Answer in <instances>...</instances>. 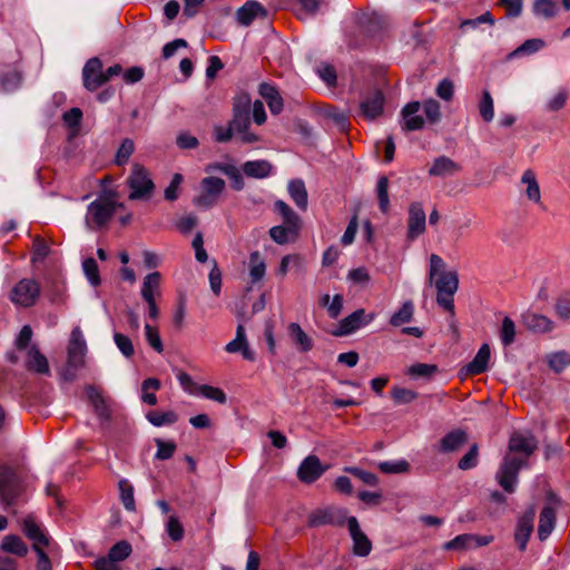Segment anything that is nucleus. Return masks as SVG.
<instances>
[{"label": "nucleus", "mask_w": 570, "mask_h": 570, "mask_svg": "<svg viewBox=\"0 0 570 570\" xmlns=\"http://www.w3.org/2000/svg\"><path fill=\"white\" fill-rule=\"evenodd\" d=\"M130 553L131 546L129 542L121 540L110 548L107 557L96 560V570H111L114 563L125 560Z\"/></svg>", "instance_id": "2eb2a0df"}, {"label": "nucleus", "mask_w": 570, "mask_h": 570, "mask_svg": "<svg viewBox=\"0 0 570 570\" xmlns=\"http://www.w3.org/2000/svg\"><path fill=\"white\" fill-rule=\"evenodd\" d=\"M301 229V223H283V225L274 226L269 229L271 238L279 244L284 245L294 242Z\"/></svg>", "instance_id": "393cba45"}, {"label": "nucleus", "mask_w": 570, "mask_h": 570, "mask_svg": "<svg viewBox=\"0 0 570 570\" xmlns=\"http://www.w3.org/2000/svg\"><path fill=\"white\" fill-rule=\"evenodd\" d=\"M520 183L525 186L524 194L527 198L534 204H540L541 190L534 171L532 169L524 170Z\"/></svg>", "instance_id": "cd10ccee"}, {"label": "nucleus", "mask_w": 570, "mask_h": 570, "mask_svg": "<svg viewBox=\"0 0 570 570\" xmlns=\"http://www.w3.org/2000/svg\"><path fill=\"white\" fill-rule=\"evenodd\" d=\"M225 188L224 179L219 177H206L202 180V193L195 197L194 204L198 207L209 208L217 203V199Z\"/></svg>", "instance_id": "6e6552de"}, {"label": "nucleus", "mask_w": 570, "mask_h": 570, "mask_svg": "<svg viewBox=\"0 0 570 570\" xmlns=\"http://www.w3.org/2000/svg\"><path fill=\"white\" fill-rule=\"evenodd\" d=\"M384 96L375 90L360 102V115L366 120H374L383 112Z\"/></svg>", "instance_id": "6ab92c4d"}, {"label": "nucleus", "mask_w": 570, "mask_h": 570, "mask_svg": "<svg viewBox=\"0 0 570 570\" xmlns=\"http://www.w3.org/2000/svg\"><path fill=\"white\" fill-rule=\"evenodd\" d=\"M160 279L161 275L159 272H153L145 276L140 294L146 303L157 301L161 296Z\"/></svg>", "instance_id": "bb28decb"}, {"label": "nucleus", "mask_w": 570, "mask_h": 570, "mask_svg": "<svg viewBox=\"0 0 570 570\" xmlns=\"http://www.w3.org/2000/svg\"><path fill=\"white\" fill-rule=\"evenodd\" d=\"M347 473L353 474L357 479H360L363 483L375 487L379 483L377 476L368 471H364L356 466H347L344 469Z\"/></svg>", "instance_id": "e2e57ef3"}, {"label": "nucleus", "mask_w": 570, "mask_h": 570, "mask_svg": "<svg viewBox=\"0 0 570 570\" xmlns=\"http://www.w3.org/2000/svg\"><path fill=\"white\" fill-rule=\"evenodd\" d=\"M23 532L32 541V548L38 556V570H51V562L45 552L49 547V537L43 527L32 517L28 515L22 521Z\"/></svg>", "instance_id": "f03ea898"}, {"label": "nucleus", "mask_w": 570, "mask_h": 570, "mask_svg": "<svg viewBox=\"0 0 570 570\" xmlns=\"http://www.w3.org/2000/svg\"><path fill=\"white\" fill-rule=\"evenodd\" d=\"M346 524L353 540L354 552L362 557L367 556L372 549V543L361 530L357 519L355 517H348Z\"/></svg>", "instance_id": "a211bd4d"}, {"label": "nucleus", "mask_w": 570, "mask_h": 570, "mask_svg": "<svg viewBox=\"0 0 570 570\" xmlns=\"http://www.w3.org/2000/svg\"><path fill=\"white\" fill-rule=\"evenodd\" d=\"M198 391L204 397L216 401L219 404H225L227 401L225 392L219 387L204 384L198 386Z\"/></svg>", "instance_id": "4d7b16f0"}, {"label": "nucleus", "mask_w": 570, "mask_h": 570, "mask_svg": "<svg viewBox=\"0 0 570 570\" xmlns=\"http://www.w3.org/2000/svg\"><path fill=\"white\" fill-rule=\"evenodd\" d=\"M86 352L87 344L83 334L79 327H75L71 331L68 344V363L75 367H82Z\"/></svg>", "instance_id": "f8f14e48"}, {"label": "nucleus", "mask_w": 570, "mask_h": 570, "mask_svg": "<svg viewBox=\"0 0 570 570\" xmlns=\"http://www.w3.org/2000/svg\"><path fill=\"white\" fill-rule=\"evenodd\" d=\"M523 326L534 334H548L556 328L554 322L543 314L527 311L521 315Z\"/></svg>", "instance_id": "4468645a"}, {"label": "nucleus", "mask_w": 570, "mask_h": 570, "mask_svg": "<svg viewBox=\"0 0 570 570\" xmlns=\"http://www.w3.org/2000/svg\"><path fill=\"white\" fill-rule=\"evenodd\" d=\"M376 196L379 200V207L382 213H387L390 209V197H389V179L386 176H380L376 184Z\"/></svg>", "instance_id": "49530a36"}, {"label": "nucleus", "mask_w": 570, "mask_h": 570, "mask_svg": "<svg viewBox=\"0 0 570 570\" xmlns=\"http://www.w3.org/2000/svg\"><path fill=\"white\" fill-rule=\"evenodd\" d=\"M275 210L282 215L283 223H301L299 216L283 200H276Z\"/></svg>", "instance_id": "052dcab7"}, {"label": "nucleus", "mask_w": 570, "mask_h": 570, "mask_svg": "<svg viewBox=\"0 0 570 570\" xmlns=\"http://www.w3.org/2000/svg\"><path fill=\"white\" fill-rule=\"evenodd\" d=\"M326 469L327 466L323 465L316 455L311 454L301 462L297 469V478L301 482L311 484L317 481Z\"/></svg>", "instance_id": "ddd939ff"}, {"label": "nucleus", "mask_w": 570, "mask_h": 570, "mask_svg": "<svg viewBox=\"0 0 570 570\" xmlns=\"http://www.w3.org/2000/svg\"><path fill=\"white\" fill-rule=\"evenodd\" d=\"M161 384L158 379L149 377L141 383V401L148 405H156L158 400L155 394Z\"/></svg>", "instance_id": "79ce46f5"}, {"label": "nucleus", "mask_w": 570, "mask_h": 570, "mask_svg": "<svg viewBox=\"0 0 570 570\" xmlns=\"http://www.w3.org/2000/svg\"><path fill=\"white\" fill-rule=\"evenodd\" d=\"M466 442V434L463 431L456 430L448 433L440 442V450L442 452H454Z\"/></svg>", "instance_id": "e433bc0d"}, {"label": "nucleus", "mask_w": 570, "mask_h": 570, "mask_svg": "<svg viewBox=\"0 0 570 570\" xmlns=\"http://www.w3.org/2000/svg\"><path fill=\"white\" fill-rule=\"evenodd\" d=\"M556 512L551 507H544L540 513L538 535L541 541H544L554 528Z\"/></svg>", "instance_id": "72a5a7b5"}, {"label": "nucleus", "mask_w": 570, "mask_h": 570, "mask_svg": "<svg viewBox=\"0 0 570 570\" xmlns=\"http://www.w3.org/2000/svg\"><path fill=\"white\" fill-rule=\"evenodd\" d=\"M421 105L419 101L406 104L402 111V128L407 131L419 130L424 126V119L419 115Z\"/></svg>", "instance_id": "5701e85b"}, {"label": "nucleus", "mask_w": 570, "mask_h": 570, "mask_svg": "<svg viewBox=\"0 0 570 570\" xmlns=\"http://www.w3.org/2000/svg\"><path fill=\"white\" fill-rule=\"evenodd\" d=\"M32 328L30 325H24L20 330L19 334L14 340V351H10L6 354L8 362L17 364L20 356L18 353L24 356V367L33 373L41 375H49L50 368L47 357L40 352L38 346L31 342Z\"/></svg>", "instance_id": "f257e3e1"}, {"label": "nucleus", "mask_w": 570, "mask_h": 570, "mask_svg": "<svg viewBox=\"0 0 570 570\" xmlns=\"http://www.w3.org/2000/svg\"><path fill=\"white\" fill-rule=\"evenodd\" d=\"M114 341H115L116 346L118 347V350L125 357L129 358L134 355V353H135L134 344L128 336L116 332L114 334Z\"/></svg>", "instance_id": "13d9d810"}, {"label": "nucleus", "mask_w": 570, "mask_h": 570, "mask_svg": "<svg viewBox=\"0 0 570 570\" xmlns=\"http://www.w3.org/2000/svg\"><path fill=\"white\" fill-rule=\"evenodd\" d=\"M248 269L252 283H257L264 278L266 265L259 252L255 250L249 255Z\"/></svg>", "instance_id": "c9c22d12"}, {"label": "nucleus", "mask_w": 570, "mask_h": 570, "mask_svg": "<svg viewBox=\"0 0 570 570\" xmlns=\"http://www.w3.org/2000/svg\"><path fill=\"white\" fill-rule=\"evenodd\" d=\"M426 228V215L420 202H413L409 206L406 238L410 242L421 236Z\"/></svg>", "instance_id": "1a4fd4ad"}, {"label": "nucleus", "mask_w": 570, "mask_h": 570, "mask_svg": "<svg viewBox=\"0 0 570 570\" xmlns=\"http://www.w3.org/2000/svg\"><path fill=\"white\" fill-rule=\"evenodd\" d=\"M83 86L89 91H95L106 83L102 62L99 58H90L82 68Z\"/></svg>", "instance_id": "9d476101"}, {"label": "nucleus", "mask_w": 570, "mask_h": 570, "mask_svg": "<svg viewBox=\"0 0 570 570\" xmlns=\"http://www.w3.org/2000/svg\"><path fill=\"white\" fill-rule=\"evenodd\" d=\"M22 75L17 70L6 72L0 76V91L4 94L13 92L20 88Z\"/></svg>", "instance_id": "37998d69"}, {"label": "nucleus", "mask_w": 570, "mask_h": 570, "mask_svg": "<svg viewBox=\"0 0 570 570\" xmlns=\"http://www.w3.org/2000/svg\"><path fill=\"white\" fill-rule=\"evenodd\" d=\"M373 320L374 315L366 316L363 308L356 309L340 322L338 328L334 332V335L344 336L352 334L362 326L367 325Z\"/></svg>", "instance_id": "dca6fc26"}, {"label": "nucleus", "mask_w": 570, "mask_h": 570, "mask_svg": "<svg viewBox=\"0 0 570 570\" xmlns=\"http://www.w3.org/2000/svg\"><path fill=\"white\" fill-rule=\"evenodd\" d=\"M538 448L535 438L531 434H523L515 432L511 435L509 441V451L522 453L529 458Z\"/></svg>", "instance_id": "4be33fe9"}, {"label": "nucleus", "mask_w": 570, "mask_h": 570, "mask_svg": "<svg viewBox=\"0 0 570 570\" xmlns=\"http://www.w3.org/2000/svg\"><path fill=\"white\" fill-rule=\"evenodd\" d=\"M479 112L485 122H490L494 118V102L488 90L482 92V97L479 102Z\"/></svg>", "instance_id": "8fccbe9b"}, {"label": "nucleus", "mask_w": 570, "mask_h": 570, "mask_svg": "<svg viewBox=\"0 0 570 570\" xmlns=\"http://www.w3.org/2000/svg\"><path fill=\"white\" fill-rule=\"evenodd\" d=\"M346 510L340 508L320 509L309 515L311 525L318 527L324 524L342 525L346 519Z\"/></svg>", "instance_id": "f3484780"}, {"label": "nucleus", "mask_w": 570, "mask_h": 570, "mask_svg": "<svg viewBox=\"0 0 570 570\" xmlns=\"http://www.w3.org/2000/svg\"><path fill=\"white\" fill-rule=\"evenodd\" d=\"M460 170V166L446 156H440L434 159L433 165L429 169L431 176L444 177L453 175Z\"/></svg>", "instance_id": "7c9ffc66"}, {"label": "nucleus", "mask_w": 570, "mask_h": 570, "mask_svg": "<svg viewBox=\"0 0 570 570\" xmlns=\"http://www.w3.org/2000/svg\"><path fill=\"white\" fill-rule=\"evenodd\" d=\"M40 284L32 278H22L11 288L10 302L18 307L33 306L40 296Z\"/></svg>", "instance_id": "39448f33"}, {"label": "nucleus", "mask_w": 570, "mask_h": 570, "mask_svg": "<svg viewBox=\"0 0 570 570\" xmlns=\"http://www.w3.org/2000/svg\"><path fill=\"white\" fill-rule=\"evenodd\" d=\"M86 394H87L88 401L94 406L95 413L100 419H108L109 410H108L106 400L102 396L100 390H98L97 387H95L92 385H88L86 387Z\"/></svg>", "instance_id": "473e14b6"}, {"label": "nucleus", "mask_w": 570, "mask_h": 570, "mask_svg": "<svg viewBox=\"0 0 570 570\" xmlns=\"http://www.w3.org/2000/svg\"><path fill=\"white\" fill-rule=\"evenodd\" d=\"M273 166L269 161L259 159V160H249L244 163L242 166V170L247 177L263 179L271 175Z\"/></svg>", "instance_id": "c85d7f7f"}, {"label": "nucleus", "mask_w": 570, "mask_h": 570, "mask_svg": "<svg viewBox=\"0 0 570 570\" xmlns=\"http://www.w3.org/2000/svg\"><path fill=\"white\" fill-rule=\"evenodd\" d=\"M392 397L397 404H407L417 397V393L404 387H394L392 390Z\"/></svg>", "instance_id": "69168bd1"}, {"label": "nucleus", "mask_w": 570, "mask_h": 570, "mask_svg": "<svg viewBox=\"0 0 570 570\" xmlns=\"http://www.w3.org/2000/svg\"><path fill=\"white\" fill-rule=\"evenodd\" d=\"M438 372V366L434 364L416 363L410 366L406 374L413 377H430Z\"/></svg>", "instance_id": "5fc2aeb1"}, {"label": "nucleus", "mask_w": 570, "mask_h": 570, "mask_svg": "<svg viewBox=\"0 0 570 570\" xmlns=\"http://www.w3.org/2000/svg\"><path fill=\"white\" fill-rule=\"evenodd\" d=\"M558 2L556 0H533L532 11L535 17L552 19L558 13Z\"/></svg>", "instance_id": "4c0bfd02"}, {"label": "nucleus", "mask_w": 570, "mask_h": 570, "mask_svg": "<svg viewBox=\"0 0 570 570\" xmlns=\"http://www.w3.org/2000/svg\"><path fill=\"white\" fill-rule=\"evenodd\" d=\"M433 283L436 288V302L438 304L450 313H454V299L453 296L459 288V276L454 271H442Z\"/></svg>", "instance_id": "20e7f679"}, {"label": "nucleus", "mask_w": 570, "mask_h": 570, "mask_svg": "<svg viewBox=\"0 0 570 570\" xmlns=\"http://www.w3.org/2000/svg\"><path fill=\"white\" fill-rule=\"evenodd\" d=\"M288 332L292 338L295 341L302 352H308L313 347V340L302 330L297 323H291L288 325Z\"/></svg>", "instance_id": "c03bdc74"}, {"label": "nucleus", "mask_w": 570, "mask_h": 570, "mask_svg": "<svg viewBox=\"0 0 570 570\" xmlns=\"http://www.w3.org/2000/svg\"><path fill=\"white\" fill-rule=\"evenodd\" d=\"M12 478L13 472L10 469L0 466V498L8 504L11 503L14 499V494L10 489Z\"/></svg>", "instance_id": "a18cd8bd"}, {"label": "nucleus", "mask_w": 570, "mask_h": 570, "mask_svg": "<svg viewBox=\"0 0 570 570\" xmlns=\"http://www.w3.org/2000/svg\"><path fill=\"white\" fill-rule=\"evenodd\" d=\"M414 315V304L411 301H405L402 306L395 311L390 318V324L394 327L402 326L412 321Z\"/></svg>", "instance_id": "58836bf2"}, {"label": "nucleus", "mask_w": 570, "mask_h": 570, "mask_svg": "<svg viewBox=\"0 0 570 570\" xmlns=\"http://www.w3.org/2000/svg\"><path fill=\"white\" fill-rule=\"evenodd\" d=\"M491 351L488 344H483L474 358L466 365L465 370L468 374H481L487 371L490 361Z\"/></svg>", "instance_id": "c756f323"}, {"label": "nucleus", "mask_w": 570, "mask_h": 570, "mask_svg": "<svg viewBox=\"0 0 570 570\" xmlns=\"http://www.w3.org/2000/svg\"><path fill=\"white\" fill-rule=\"evenodd\" d=\"M491 541L492 537H480L472 533H463L443 543L442 549L445 551L463 552L470 549L487 546Z\"/></svg>", "instance_id": "9b49d317"}, {"label": "nucleus", "mask_w": 570, "mask_h": 570, "mask_svg": "<svg viewBox=\"0 0 570 570\" xmlns=\"http://www.w3.org/2000/svg\"><path fill=\"white\" fill-rule=\"evenodd\" d=\"M554 313L562 322L570 323V296H560L556 299Z\"/></svg>", "instance_id": "bf43d9fd"}, {"label": "nucleus", "mask_w": 570, "mask_h": 570, "mask_svg": "<svg viewBox=\"0 0 570 570\" xmlns=\"http://www.w3.org/2000/svg\"><path fill=\"white\" fill-rule=\"evenodd\" d=\"M165 530L168 537L174 541L178 542L181 541L184 538V527L181 522L179 521L178 517L175 514H171L168 517L166 523H165Z\"/></svg>", "instance_id": "09e8293b"}, {"label": "nucleus", "mask_w": 570, "mask_h": 570, "mask_svg": "<svg viewBox=\"0 0 570 570\" xmlns=\"http://www.w3.org/2000/svg\"><path fill=\"white\" fill-rule=\"evenodd\" d=\"M265 8L256 0H248L236 12L237 22L242 26H249L256 18H266Z\"/></svg>", "instance_id": "b1692460"}, {"label": "nucleus", "mask_w": 570, "mask_h": 570, "mask_svg": "<svg viewBox=\"0 0 570 570\" xmlns=\"http://www.w3.org/2000/svg\"><path fill=\"white\" fill-rule=\"evenodd\" d=\"M83 273L92 286L100 284V275L97 262L94 258H87L82 263Z\"/></svg>", "instance_id": "6e6d98bb"}, {"label": "nucleus", "mask_w": 570, "mask_h": 570, "mask_svg": "<svg viewBox=\"0 0 570 570\" xmlns=\"http://www.w3.org/2000/svg\"><path fill=\"white\" fill-rule=\"evenodd\" d=\"M1 549L6 552L23 557L28 552V547L23 540L18 535H6L1 543Z\"/></svg>", "instance_id": "ea45409f"}, {"label": "nucleus", "mask_w": 570, "mask_h": 570, "mask_svg": "<svg viewBox=\"0 0 570 570\" xmlns=\"http://www.w3.org/2000/svg\"><path fill=\"white\" fill-rule=\"evenodd\" d=\"M145 335L147 343L158 353H161L164 351V345L160 338V335L156 327L151 326L150 324H145Z\"/></svg>", "instance_id": "680f3d73"}, {"label": "nucleus", "mask_w": 570, "mask_h": 570, "mask_svg": "<svg viewBox=\"0 0 570 570\" xmlns=\"http://www.w3.org/2000/svg\"><path fill=\"white\" fill-rule=\"evenodd\" d=\"M423 110L430 122L435 124L441 119L440 104L436 100H425L423 104Z\"/></svg>", "instance_id": "338daca9"}, {"label": "nucleus", "mask_w": 570, "mask_h": 570, "mask_svg": "<svg viewBox=\"0 0 570 570\" xmlns=\"http://www.w3.org/2000/svg\"><path fill=\"white\" fill-rule=\"evenodd\" d=\"M499 337L505 347L512 345L515 342L517 325L511 317L504 316L502 318V323L499 328Z\"/></svg>", "instance_id": "a19ab883"}, {"label": "nucleus", "mask_w": 570, "mask_h": 570, "mask_svg": "<svg viewBox=\"0 0 570 570\" xmlns=\"http://www.w3.org/2000/svg\"><path fill=\"white\" fill-rule=\"evenodd\" d=\"M569 92L564 88H559L546 102V110L558 111L566 106Z\"/></svg>", "instance_id": "603ef678"}, {"label": "nucleus", "mask_w": 570, "mask_h": 570, "mask_svg": "<svg viewBox=\"0 0 570 570\" xmlns=\"http://www.w3.org/2000/svg\"><path fill=\"white\" fill-rule=\"evenodd\" d=\"M525 464V461L512 456L505 455L498 472H497V481L500 487L509 493L514 492L517 483H518V474L520 469Z\"/></svg>", "instance_id": "423d86ee"}, {"label": "nucleus", "mask_w": 570, "mask_h": 570, "mask_svg": "<svg viewBox=\"0 0 570 570\" xmlns=\"http://www.w3.org/2000/svg\"><path fill=\"white\" fill-rule=\"evenodd\" d=\"M126 183L130 189L128 195L130 200H147L153 197L155 184L149 171L142 165L137 163L132 165Z\"/></svg>", "instance_id": "7ed1b4c3"}, {"label": "nucleus", "mask_w": 570, "mask_h": 570, "mask_svg": "<svg viewBox=\"0 0 570 570\" xmlns=\"http://www.w3.org/2000/svg\"><path fill=\"white\" fill-rule=\"evenodd\" d=\"M534 518L535 510L534 508H530L518 521L514 539L520 550H524L527 547L528 540L533 531Z\"/></svg>", "instance_id": "aec40b11"}, {"label": "nucleus", "mask_w": 570, "mask_h": 570, "mask_svg": "<svg viewBox=\"0 0 570 570\" xmlns=\"http://www.w3.org/2000/svg\"><path fill=\"white\" fill-rule=\"evenodd\" d=\"M134 151H135L134 140H131L130 138L124 139L116 153L115 163L118 166H122V165L127 164L130 156L134 154Z\"/></svg>", "instance_id": "864d4df0"}, {"label": "nucleus", "mask_w": 570, "mask_h": 570, "mask_svg": "<svg viewBox=\"0 0 570 570\" xmlns=\"http://www.w3.org/2000/svg\"><path fill=\"white\" fill-rule=\"evenodd\" d=\"M258 92L265 99L272 114L278 115L282 112L284 101L275 86L268 82H262L259 85Z\"/></svg>", "instance_id": "a878e982"}, {"label": "nucleus", "mask_w": 570, "mask_h": 570, "mask_svg": "<svg viewBox=\"0 0 570 570\" xmlns=\"http://www.w3.org/2000/svg\"><path fill=\"white\" fill-rule=\"evenodd\" d=\"M120 492H121V502L124 507L128 511L135 510V499H134V490L132 487L126 481L121 480L119 482Z\"/></svg>", "instance_id": "0e129e2a"}, {"label": "nucleus", "mask_w": 570, "mask_h": 570, "mask_svg": "<svg viewBox=\"0 0 570 570\" xmlns=\"http://www.w3.org/2000/svg\"><path fill=\"white\" fill-rule=\"evenodd\" d=\"M117 207H122V204H118L108 198L96 199L88 206L86 216L87 224L92 228L102 227L115 214Z\"/></svg>", "instance_id": "0eeeda50"}, {"label": "nucleus", "mask_w": 570, "mask_h": 570, "mask_svg": "<svg viewBox=\"0 0 570 570\" xmlns=\"http://www.w3.org/2000/svg\"><path fill=\"white\" fill-rule=\"evenodd\" d=\"M544 360L553 373L560 374L570 366V352L566 350L551 352L546 355Z\"/></svg>", "instance_id": "2f4dec72"}, {"label": "nucleus", "mask_w": 570, "mask_h": 570, "mask_svg": "<svg viewBox=\"0 0 570 570\" xmlns=\"http://www.w3.org/2000/svg\"><path fill=\"white\" fill-rule=\"evenodd\" d=\"M288 194L296 206L303 210L307 207V191L302 179H293L287 186Z\"/></svg>", "instance_id": "f704fd0d"}, {"label": "nucleus", "mask_w": 570, "mask_h": 570, "mask_svg": "<svg viewBox=\"0 0 570 570\" xmlns=\"http://www.w3.org/2000/svg\"><path fill=\"white\" fill-rule=\"evenodd\" d=\"M379 469L386 474H401L410 471V463L404 459L383 461L379 463Z\"/></svg>", "instance_id": "3c124183"}, {"label": "nucleus", "mask_w": 570, "mask_h": 570, "mask_svg": "<svg viewBox=\"0 0 570 570\" xmlns=\"http://www.w3.org/2000/svg\"><path fill=\"white\" fill-rule=\"evenodd\" d=\"M146 417L155 426L174 424L178 420L177 414L173 411H151L147 413Z\"/></svg>", "instance_id": "de8ad7c7"}, {"label": "nucleus", "mask_w": 570, "mask_h": 570, "mask_svg": "<svg viewBox=\"0 0 570 570\" xmlns=\"http://www.w3.org/2000/svg\"><path fill=\"white\" fill-rule=\"evenodd\" d=\"M252 105V98L247 92H239L235 96L233 102V112L249 114Z\"/></svg>", "instance_id": "774afa93"}, {"label": "nucleus", "mask_w": 570, "mask_h": 570, "mask_svg": "<svg viewBox=\"0 0 570 570\" xmlns=\"http://www.w3.org/2000/svg\"><path fill=\"white\" fill-rule=\"evenodd\" d=\"M225 351L227 353H240L242 356L249 362L255 361V353L249 348L246 332L243 324H238L236 328V336L233 341L225 345Z\"/></svg>", "instance_id": "412c9836"}]
</instances>
